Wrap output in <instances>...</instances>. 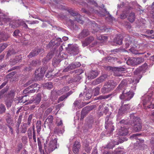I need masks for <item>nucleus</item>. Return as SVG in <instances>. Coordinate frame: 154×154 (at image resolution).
<instances>
[{"label": "nucleus", "instance_id": "nucleus-31", "mask_svg": "<svg viewBox=\"0 0 154 154\" xmlns=\"http://www.w3.org/2000/svg\"><path fill=\"white\" fill-rule=\"evenodd\" d=\"M122 39L121 36H118L114 40V42L117 44L121 45L122 44Z\"/></svg>", "mask_w": 154, "mask_h": 154}, {"label": "nucleus", "instance_id": "nucleus-41", "mask_svg": "<svg viewBox=\"0 0 154 154\" xmlns=\"http://www.w3.org/2000/svg\"><path fill=\"white\" fill-rule=\"evenodd\" d=\"M129 13V11H123L122 13L120 15V18L122 19H125L127 17V14Z\"/></svg>", "mask_w": 154, "mask_h": 154}, {"label": "nucleus", "instance_id": "nucleus-40", "mask_svg": "<svg viewBox=\"0 0 154 154\" xmlns=\"http://www.w3.org/2000/svg\"><path fill=\"white\" fill-rule=\"evenodd\" d=\"M144 61V59L142 57L135 58V65L140 64L143 63Z\"/></svg>", "mask_w": 154, "mask_h": 154}, {"label": "nucleus", "instance_id": "nucleus-44", "mask_svg": "<svg viewBox=\"0 0 154 154\" xmlns=\"http://www.w3.org/2000/svg\"><path fill=\"white\" fill-rule=\"evenodd\" d=\"M6 110L5 106L3 104H0V114L5 112Z\"/></svg>", "mask_w": 154, "mask_h": 154}, {"label": "nucleus", "instance_id": "nucleus-50", "mask_svg": "<svg viewBox=\"0 0 154 154\" xmlns=\"http://www.w3.org/2000/svg\"><path fill=\"white\" fill-rule=\"evenodd\" d=\"M27 95H25L24 96H21L20 97L19 99H20V102L21 103H25L27 100L25 98L26 97Z\"/></svg>", "mask_w": 154, "mask_h": 154}, {"label": "nucleus", "instance_id": "nucleus-59", "mask_svg": "<svg viewBox=\"0 0 154 154\" xmlns=\"http://www.w3.org/2000/svg\"><path fill=\"white\" fill-rule=\"evenodd\" d=\"M33 140L34 141V142L35 143H36V137H35V129H34V126H33Z\"/></svg>", "mask_w": 154, "mask_h": 154}, {"label": "nucleus", "instance_id": "nucleus-49", "mask_svg": "<svg viewBox=\"0 0 154 154\" xmlns=\"http://www.w3.org/2000/svg\"><path fill=\"white\" fill-rule=\"evenodd\" d=\"M125 84H126V82L125 81H122L120 84L119 85L118 88L119 89H121L122 88H125Z\"/></svg>", "mask_w": 154, "mask_h": 154}, {"label": "nucleus", "instance_id": "nucleus-8", "mask_svg": "<svg viewBox=\"0 0 154 154\" xmlns=\"http://www.w3.org/2000/svg\"><path fill=\"white\" fill-rule=\"evenodd\" d=\"M121 103L122 105L121 106L119 111L118 112V114L119 115H122L126 113L128 111L130 108V105L128 104H126L123 105L124 103L123 101H122Z\"/></svg>", "mask_w": 154, "mask_h": 154}, {"label": "nucleus", "instance_id": "nucleus-15", "mask_svg": "<svg viewBox=\"0 0 154 154\" xmlns=\"http://www.w3.org/2000/svg\"><path fill=\"white\" fill-rule=\"evenodd\" d=\"M90 34L89 31L87 29H84L79 34L78 37L80 38H84Z\"/></svg>", "mask_w": 154, "mask_h": 154}, {"label": "nucleus", "instance_id": "nucleus-57", "mask_svg": "<svg viewBox=\"0 0 154 154\" xmlns=\"http://www.w3.org/2000/svg\"><path fill=\"white\" fill-rule=\"evenodd\" d=\"M32 130L31 128H29L28 131V135L29 139L32 138Z\"/></svg>", "mask_w": 154, "mask_h": 154}, {"label": "nucleus", "instance_id": "nucleus-29", "mask_svg": "<svg viewBox=\"0 0 154 154\" xmlns=\"http://www.w3.org/2000/svg\"><path fill=\"white\" fill-rule=\"evenodd\" d=\"M135 17L134 13L131 12L128 17V20L131 22H133L135 20Z\"/></svg>", "mask_w": 154, "mask_h": 154}, {"label": "nucleus", "instance_id": "nucleus-28", "mask_svg": "<svg viewBox=\"0 0 154 154\" xmlns=\"http://www.w3.org/2000/svg\"><path fill=\"white\" fill-rule=\"evenodd\" d=\"M135 58L134 57L130 58L127 61V63L130 65H135Z\"/></svg>", "mask_w": 154, "mask_h": 154}, {"label": "nucleus", "instance_id": "nucleus-62", "mask_svg": "<svg viewBox=\"0 0 154 154\" xmlns=\"http://www.w3.org/2000/svg\"><path fill=\"white\" fill-rule=\"evenodd\" d=\"M85 95L87 99L91 98L92 96V94H91L90 93H89V92L87 93Z\"/></svg>", "mask_w": 154, "mask_h": 154}, {"label": "nucleus", "instance_id": "nucleus-52", "mask_svg": "<svg viewBox=\"0 0 154 154\" xmlns=\"http://www.w3.org/2000/svg\"><path fill=\"white\" fill-rule=\"evenodd\" d=\"M114 154H122V151L120 149L118 148V149H116L114 152Z\"/></svg>", "mask_w": 154, "mask_h": 154}, {"label": "nucleus", "instance_id": "nucleus-18", "mask_svg": "<svg viewBox=\"0 0 154 154\" xmlns=\"http://www.w3.org/2000/svg\"><path fill=\"white\" fill-rule=\"evenodd\" d=\"M9 37L8 34L0 32V42L7 40Z\"/></svg>", "mask_w": 154, "mask_h": 154}, {"label": "nucleus", "instance_id": "nucleus-12", "mask_svg": "<svg viewBox=\"0 0 154 154\" xmlns=\"http://www.w3.org/2000/svg\"><path fill=\"white\" fill-rule=\"evenodd\" d=\"M134 128L135 130L136 131L140 130L142 126L141 123L140 122V119L138 118H135L134 119Z\"/></svg>", "mask_w": 154, "mask_h": 154}, {"label": "nucleus", "instance_id": "nucleus-10", "mask_svg": "<svg viewBox=\"0 0 154 154\" xmlns=\"http://www.w3.org/2000/svg\"><path fill=\"white\" fill-rule=\"evenodd\" d=\"M81 65L80 62H76L74 63L70 64L66 68H65L63 70L64 72L68 71L69 69H72L79 67Z\"/></svg>", "mask_w": 154, "mask_h": 154}, {"label": "nucleus", "instance_id": "nucleus-3", "mask_svg": "<svg viewBox=\"0 0 154 154\" xmlns=\"http://www.w3.org/2000/svg\"><path fill=\"white\" fill-rule=\"evenodd\" d=\"M117 83L113 80H111L106 82L101 89V91L103 94L109 92L113 90Z\"/></svg>", "mask_w": 154, "mask_h": 154}, {"label": "nucleus", "instance_id": "nucleus-63", "mask_svg": "<svg viewBox=\"0 0 154 154\" xmlns=\"http://www.w3.org/2000/svg\"><path fill=\"white\" fill-rule=\"evenodd\" d=\"M56 123L58 126H63V123L61 120H60L59 121H57Z\"/></svg>", "mask_w": 154, "mask_h": 154}, {"label": "nucleus", "instance_id": "nucleus-25", "mask_svg": "<svg viewBox=\"0 0 154 154\" xmlns=\"http://www.w3.org/2000/svg\"><path fill=\"white\" fill-rule=\"evenodd\" d=\"M36 91L34 88H29V86L23 90V93L25 94H30L35 93Z\"/></svg>", "mask_w": 154, "mask_h": 154}, {"label": "nucleus", "instance_id": "nucleus-56", "mask_svg": "<svg viewBox=\"0 0 154 154\" xmlns=\"http://www.w3.org/2000/svg\"><path fill=\"white\" fill-rule=\"evenodd\" d=\"M55 42H56L58 43V45H59L60 43L62 42L61 39L60 38H56L55 37L54 39Z\"/></svg>", "mask_w": 154, "mask_h": 154}, {"label": "nucleus", "instance_id": "nucleus-24", "mask_svg": "<svg viewBox=\"0 0 154 154\" xmlns=\"http://www.w3.org/2000/svg\"><path fill=\"white\" fill-rule=\"evenodd\" d=\"M98 74L97 71H92L90 73L88 78L92 79H94L98 76Z\"/></svg>", "mask_w": 154, "mask_h": 154}, {"label": "nucleus", "instance_id": "nucleus-54", "mask_svg": "<svg viewBox=\"0 0 154 154\" xmlns=\"http://www.w3.org/2000/svg\"><path fill=\"white\" fill-rule=\"evenodd\" d=\"M140 134H133L131 136V138H134V139H135L136 140L137 139H138L139 140H140V139L138 138L137 137L138 136H140Z\"/></svg>", "mask_w": 154, "mask_h": 154}, {"label": "nucleus", "instance_id": "nucleus-38", "mask_svg": "<svg viewBox=\"0 0 154 154\" xmlns=\"http://www.w3.org/2000/svg\"><path fill=\"white\" fill-rule=\"evenodd\" d=\"M40 86L37 83H34L32 84L31 85L29 86V88H34V89H35L36 91H38L40 88Z\"/></svg>", "mask_w": 154, "mask_h": 154}, {"label": "nucleus", "instance_id": "nucleus-36", "mask_svg": "<svg viewBox=\"0 0 154 154\" xmlns=\"http://www.w3.org/2000/svg\"><path fill=\"white\" fill-rule=\"evenodd\" d=\"M53 55V53L51 51L49 52L45 58V61L48 62L49 60H50Z\"/></svg>", "mask_w": 154, "mask_h": 154}, {"label": "nucleus", "instance_id": "nucleus-26", "mask_svg": "<svg viewBox=\"0 0 154 154\" xmlns=\"http://www.w3.org/2000/svg\"><path fill=\"white\" fill-rule=\"evenodd\" d=\"M53 117L52 116H49L46 119L45 123H47L49 126H51L53 123Z\"/></svg>", "mask_w": 154, "mask_h": 154}, {"label": "nucleus", "instance_id": "nucleus-61", "mask_svg": "<svg viewBox=\"0 0 154 154\" xmlns=\"http://www.w3.org/2000/svg\"><path fill=\"white\" fill-rule=\"evenodd\" d=\"M125 68L122 67L119 68L117 69V70L115 71V72H114V73L116 74L118 72H119V71H123L125 70Z\"/></svg>", "mask_w": 154, "mask_h": 154}, {"label": "nucleus", "instance_id": "nucleus-14", "mask_svg": "<svg viewBox=\"0 0 154 154\" xmlns=\"http://www.w3.org/2000/svg\"><path fill=\"white\" fill-rule=\"evenodd\" d=\"M94 40V38L93 36H90L85 38V40L82 42V45L83 47L88 46Z\"/></svg>", "mask_w": 154, "mask_h": 154}, {"label": "nucleus", "instance_id": "nucleus-5", "mask_svg": "<svg viewBox=\"0 0 154 154\" xmlns=\"http://www.w3.org/2000/svg\"><path fill=\"white\" fill-rule=\"evenodd\" d=\"M109 116H107L105 119V128L111 133L114 130V126L112 125L111 119H109Z\"/></svg>", "mask_w": 154, "mask_h": 154}, {"label": "nucleus", "instance_id": "nucleus-37", "mask_svg": "<svg viewBox=\"0 0 154 154\" xmlns=\"http://www.w3.org/2000/svg\"><path fill=\"white\" fill-rule=\"evenodd\" d=\"M100 88L99 87H97L93 89L92 93L94 96L98 95L99 94Z\"/></svg>", "mask_w": 154, "mask_h": 154}, {"label": "nucleus", "instance_id": "nucleus-9", "mask_svg": "<svg viewBox=\"0 0 154 154\" xmlns=\"http://www.w3.org/2000/svg\"><path fill=\"white\" fill-rule=\"evenodd\" d=\"M147 68V64L145 63L135 70L134 72V74L137 75L139 74H140L141 73H144Z\"/></svg>", "mask_w": 154, "mask_h": 154}, {"label": "nucleus", "instance_id": "nucleus-42", "mask_svg": "<svg viewBox=\"0 0 154 154\" xmlns=\"http://www.w3.org/2000/svg\"><path fill=\"white\" fill-rule=\"evenodd\" d=\"M97 38L98 39L100 40L102 42H106L108 39V37L107 36L103 35H101L99 37H97Z\"/></svg>", "mask_w": 154, "mask_h": 154}, {"label": "nucleus", "instance_id": "nucleus-21", "mask_svg": "<svg viewBox=\"0 0 154 154\" xmlns=\"http://www.w3.org/2000/svg\"><path fill=\"white\" fill-rule=\"evenodd\" d=\"M119 142L112 141L109 143L107 147L109 149H112L115 145H118L119 143H122L123 142V141L120 140Z\"/></svg>", "mask_w": 154, "mask_h": 154}, {"label": "nucleus", "instance_id": "nucleus-46", "mask_svg": "<svg viewBox=\"0 0 154 154\" xmlns=\"http://www.w3.org/2000/svg\"><path fill=\"white\" fill-rule=\"evenodd\" d=\"M58 43L55 42L54 39L52 40L49 43L48 45V46L49 47H52L55 45H58Z\"/></svg>", "mask_w": 154, "mask_h": 154}, {"label": "nucleus", "instance_id": "nucleus-23", "mask_svg": "<svg viewBox=\"0 0 154 154\" xmlns=\"http://www.w3.org/2000/svg\"><path fill=\"white\" fill-rule=\"evenodd\" d=\"M20 25L19 22L17 20H14L9 24V26L12 28H14L19 27Z\"/></svg>", "mask_w": 154, "mask_h": 154}, {"label": "nucleus", "instance_id": "nucleus-35", "mask_svg": "<svg viewBox=\"0 0 154 154\" xmlns=\"http://www.w3.org/2000/svg\"><path fill=\"white\" fill-rule=\"evenodd\" d=\"M69 90V88L68 86H65L60 90V94H65Z\"/></svg>", "mask_w": 154, "mask_h": 154}, {"label": "nucleus", "instance_id": "nucleus-39", "mask_svg": "<svg viewBox=\"0 0 154 154\" xmlns=\"http://www.w3.org/2000/svg\"><path fill=\"white\" fill-rule=\"evenodd\" d=\"M27 124L26 123H25L23 125V126H22L21 129V132L23 133H26L27 127Z\"/></svg>", "mask_w": 154, "mask_h": 154}, {"label": "nucleus", "instance_id": "nucleus-60", "mask_svg": "<svg viewBox=\"0 0 154 154\" xmlns=\"http://www.w3.org/2000/svg\"><path fill=\"white\" fill-rule=\"evenodd\" d=\"M32 118V115H30L28 119V122L27 124V125H29L30 124V122L31 121V120Z\"/></svg>", "mask_w": 154, "mask_h": 154}, {"label": "nucleus", "instance_id": "nucleus-34", "mask_svg": "<svg viewBox=\"0 0 154 154\" xmlns=\"http://www.w3.org/2000/svg\"><path fill=\"white\" fill-rule=\"evenodd\" d=\"M105 77L103 76H101L97 78L95 81L96 84H98L104 81Z\"/></svg>", "mask_w": 154, "mask_h": 154}, {"label": "nucleus", "instance_id": "nucleus-7", "mask_svg": "<svg viewBox=\"0 0 154 154\" xmlns=\"http://www.w3.org/2000/svg\"><path fill=\"white\" fill-rule=\"evenodd\" d=\"M45 70L44 67L39 68L35 72V78L36 80H40L43 77Z\"/></svg>", "mask_w": 154, "mask_h": 154}, {"label": "nucleus", "instance_id": "nucleus-51", "mask_svg": "<svg viewBox=\"0 0 154 154\" xmlns=\"http://www.w3.org/2000/svg\"><path fill=\"white\" fill-rule=\"evenodd\" d=\"M92 149V147L89 146L88 145H86L84 149L87 153H89Z\"/></svg>", "mask_w": 154, "mask_h": 154}, {"label": "nucleus", "instance_id": "nucleus-53", "mask_svg": "<svg viewBox=\"0 0 154 154\" xmlns=\"http://www.w3.org/2000/svg\"><path fill=\"white\" fill-rule=\"evenodd\" d=\"M110 96V95H107L106 96H103L101 95L100 96H99V97H97V99H99V100H102V99H106L108 98Z\"/></svg>", "mask_w": 154, "mask_h": 154}, {"label": "nucleus", "instance_id": "nucleus-33", "mask_svg": "<svg viewBox=\"0 0 154 154\" xmlns=\"http://www.w3.org/2000/svg\"><path fill=\"white\" fill-rule=\"evenodd\" d=\"M5 104H6L7 107H10L12 104V99L11 98H7L5 101Z\"/></svg>", "mask_w": 154, "mask_h": 154}, {"label": "nucleus", "instance_id": "nucleus-6", "mask_svg": "<svg viewBox=\"0 0 154 154\" xmlns=\"http://www.w3.org/2000/svg\"><path fill=\"white\" fill-rule=\"evenodd\" d=\"M65 48L66 49L68 52L70 54L76 55L79 53V49L78 48L70 44L68 45L67 47H65Z\"/></svg>", "mask_w": 154, "mask_h": 154}, {"label": "nucleus", "instance_id": "nucleus-11", "mask_svg": "<svg viewBox=\"0 0 154 154\" xmlns=\"http://www.w3.org/2000/svg\"><path fill=\"white\" fill-rule=\"evenodd\" d=\"M44 51V49L42 48H36L33 50L28 56L29 58L37 55L39 53H42Z\"/></svg>", "mask_w": 154, "mask_h": 154}, {"label": "nucleus", "instance_id": "nucleus-16", "mask_svg": "<svg viewBox=\"0 0 154 154\" xmlns=\"http://www.w3.org/2000/svg\"><path fill=\"white\" fill-rule=\"evenodd\" d=\"M2 17L0 18V25L3 24V22L7 23L10 21L11 19L7 15L4 14V15H1Z\"/></svg>", "mask_w": 154, "mask_h": 154}, {"label": "nucleus", "instance_id": "nucleus-64", "mask_svg": "<svg viewBox=\"0 0 154 154\" xmlns=\"http://www.w3.org/2000/svg\"><path fill=\"white\" fill-rule=\"evenodd\" d=\"M33 82V81L32 80H30L28 81L27 82L26 84L24 85V87H27L29 85L32 83Z\"/></svg>", "mask_w": 154, "mask_h": 154}, {"label": "nucleus", "instance_id": "nucleus-19", "mask_svg": "<svg viewBox=\"0 0 154 154\" xmlns=\"http://www.w3.org/2000/svg\"><path fill=\"white\" fill-rule=\"evenodd\" d=\"M128 133V128L125 127H121L119 131V134L121 136H126Z\"/></svg>", "mask_w": 154, "mask_h": 154}, {"label": "nucleus", "instance_id": "nucleus-22", "mask_svg": "<svg viewBox=\"0 0 154 154\" xmlns=\"http://www.w3.org/2000/svg\"><path fill=\"white\" fill-rule=\"evenodd\" d=\"M91 27V28L93 30V31H92V33L97 32L99 31V29H100V27L98 26V25L94 21L92 23Z\"/></svg>", "mask_w": 154, "mask_h": 154}, {"label": "nucleus", "instance_id": "nucleus-13", "mask_svg": "<svg viewBox=\"0 0 154 154\" xmlns=\"http://www.w3.org/2000/svg\"><path fill=\"white\" fill-rule=\"evenodd\" d=\"M69 12L72 16H75V20L78 22L79 23L81 24H83V21L82 20V17L79 14H76V13H74L73 11H69Z\"/></svg>", "mask_w": 154, "mask_h": 154}, {"label": "nucleus", "instance_id": "nucleus-43", "mask_svg": "<svg viewBox=\"0 0 154 154\" xmlns=\"http://www.w3.org/2000/svg\"><path fill=\"white\" fill-rule=\"evenodd\" d=\"M8 46L7 44L4 43L0 44V53H1Z\"/></svg>", "mask_w": 154, "mask_h": 154}, {"label": "nucleus", "instance_id": "nucleus-30", "mask_svg": "<svg viewBox=\"0 0 154 154\" xmlns=\"http://www.w3.org/2000/svg\"><path fill=\"white\" fill-rule=\"evenodd\" d=\"M64 127H63L61 129H60L58 127L55 128L54 129V132L57 134H63L64 131Z\"/></svg>", "mask_w": 154, "mask_h": 154}, {"label": "nucleus", "instance_id": "nucleus-48", "mask_svg": "<svg viewBox=\"0 0 154 154\" xmlns=\"http://www.w3.org/2000/svg\"><path fill=\"white\" fill-rule=\"evenodd\" d=\"M6 121L7 123L9 125H13L14 124V121L10 117H8L6 119Z\"/></svg>", "mask_w": 154, "mask_h": 154}, {"label": "nucleus", "instance_id": "nucleus-1", "mask_svg": "<svg viewBox=\"0 0 154 154\" xmlns=\"http://www.w3.org/2000/svg\"><path fill=\"white\" fill-rule=\"evenodd\" d=\"M143 104L145 109L154 108V99L152 98L151 95H144L141 98Z\"/></svg>", "mask_w": 154, "mask_h": 154}, {"label": "nucleus", "instance_id": "nucleus-27", "mask_svg": "<svg viewBox=\"0 0 154 154\" xmlns=\"http://www.w3.org/2000/svg\"><path fill=\"white\" fill-rule=\"evenodd\" d=\"M72 92L70 91L66 94V95H64L60 97L58 100V102L59 103L60 101H63L64 99L66 98L69 96L71 94Z\"/></svg>", "mask_w": 154, "mask_h": 154}, {"label": "nucleus", "instance_id": "nucleus-4", "mask_svg": "<svg viewBox=\"0 0 154 154\" xmlns=\"http://www.w3.org/2000/svg\"><path fill=\"white\" fill-rule=\"evenodd\" d=\"M134 94V93L132 91H128L125 89L123 91L119 98L121 99L124 100H129L133 97Z\"/></svg>", "mask_w": 154, "mask_h": 154}, {"label": "nucleus", "instance_id": "nucleus-32", "mask_svg": "<svg viewBox=\"0 0 154 154\" xmlns=\"http://www.w3.org/2000/svg\"><path fill=\"white\" fill-rule=\"evenodd\" d=\"M129 51L133 54H144L143 53H139L137 50H136L134 47H131L129 50Z\"/></svg>", "mask_w": 154, "mask_h": 154}, {"label": "nucleus", "instance_id": "nucleus-55", "mask_svg": "<svg viewBox=\"0 0 154 154\" xmlns=\"http://www.w3.org/2000/svg\"><path fill=\"white\" fill-rule=\"evenodd\" d=\"M53 109V108H48L45 111V114L46 116L48 115L52 111Z\"/></svg>", "mask_w": 154, "mask_h": 154}, {"label": "nucleus", "instance_id": "nucleus-20", "mask_svg": "<svg viewBox=\"0 0 154 154\" xmlns=\"http://www.w3.org/2000/svg\"><path fill=\"white\" fill-rule=\"evenodd\" d=\"M80 145L79 142L78 141H75L74 144L73 149V151L74 153H77L79 151V149L80 148Z\"/></svg>", "mask_w": 154, "mask_h": 154}, {"label": "nucleus", "instance_id": "nucleus-45", "mask_svg": "<svg viewBox=\"0 0 154 154\" xmlns=\"http://www.w3.org/2000/svg\"><path fill=\"white\" fill-rule=\"evenodd\" d=\"M36 127L37 128V132L38 133L41 129V122L40 121H38L36 123Z\"/></svg>", "mask_w": 154, "mask_h": 154}, {"label": "nucleus", "instance_id": "nucleus-2", "mask_svg": "<svg viewBox=\"0 0 154 154\" xmlns=\"http://www.w3.org/2000/svg\"><path fill=\"white\" fill-rule=\"evenodd\" d=\"M49 140L48 138L46 140L45 145V149L46 152L48 153L52 152L56 148H57V139H54L51 140L49 143L48 144Z\"/></svg>", "mask_w": 154, "mask_h": 154}, {"label": "nucleus", "instance_id": "nucleus-58", "mask_svg": "<svg viewBox=\"0 0 154 154\" xmlns=\"http://www.w3.org/2000/svg\"><path fill=\"white\" fill-rule=\"evenodd\" d=\"M141 77L142 76L140 75L139 77L138 78L135 79H134L132 81V83H134V84H137V83L139 82V80L141 79Z\"/></svg>", "mask_w": 154, "mask_h": 154}, {"label": "nucleus", "instance_id": "nucleus-47", "mask_svg": "<svg viewBox=\"0 0 154 154\" xmlns=\"http://www.w3.org/2000/svg\"><path fill=\"white\" fill-rule=\"evenodd\" d=\"M44 86L48 89H51L53 87L52 83L51 82L46 83L45 84Z\"/></svg>", "mask_w": 154, "mask_h": 154}, {"label": "nucleus", "instance_id": "nucleus-17", "mask_svg": "<svg viewBox=\"0 0 154 154\" xmlns=\"http://www.w3.org/2000/svg\"><path fill=\"white\" fill-rule=\"evenodd\" d=\"M42 99V96L41 94H37L36 96L35 97L32 98L31 100V102L30 103H32V102H34V103L36 104H38L40 102Z\"/></svg>", "mask_w": 154, "mask_h": 154}]
</instances>
